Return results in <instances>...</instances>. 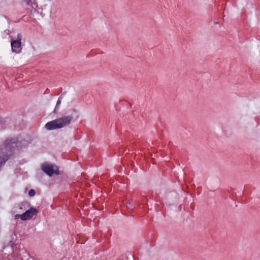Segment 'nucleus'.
<instances>
[{"label": "nucleus", "instance_id": "7ed1b4c3", "mask_svg": "<svg viewBox=\"0 0 260 260\" xmlns=\"http://www.w3.org/2000/svg\"><path fill=\"white\" fill-rule=\"evenodd\" d=\"M42 169L49 176H52L53 174H59L57 167L52 164L44 163L42 165Z\"/></svg>", "mask_w": 260, "mask_h": 260}, {"label": "nucleus", "instance_id": "423d86ee", "mask_svg": "<svg viewBox=\"0 0 260 260\" xmlns=\"http://www.w3.org/2000/svg\"><path fill=\"white\" fill-rule=\"evenodd\" d=\"M26 5L30 6L32 9H36L38 7V4L36 0H25Z\"/></svg>", "mask_w": 260, "mask_h": 260}, {"label": "nucleus", "instance_id": "6e6552de", "mask_svg": "<svg viewBox=\"0 0 260 260\" xmlns=\"http://www.w3.org/2000/svg\"><path fill=\"white\" fill-rule=\"evenodd\" d=\"M62 100V96H60L58 99V100L56 102V105H57V106L60 105L61 103Z\"/></svg>", "mask_w": 260, "mask_h": 260}, {"label": "nucleus", "instance_id": "9d476101", "mask_svg": "<svg viewBox=\"0 0 260 260\" xmlns=\"http://www.w3.org/2000/svg\"><path fill=\"white\" fill-rule=\"evenodd\" d=\"M19 218H21V219L23 220L22 214H16L15 215V219H18Z\"/></svg>", "mask_w": 260, "mask_h": 260}, {"label": "nucleus", "instance_id": "f3484780", "mask_svg": "<svg viewBox=\"0 0 260 260\" xmlns=\"http://www.w3.org/2000/svg\"><path fill=\"white\" fill-rule=\"evenodd\" d=\"M48 90V89H47L46 90H45V92H48V90Z\"/></svg>", "mask_w": 260, "mask_h": 260}, {"label": "nucleus", "instance_id": "dca6fc26", "mask_svg": "<svg viewBox=\"0 0 260 260\" xmlns=\"http://www.w3.org/2000/svg\"><path fill=\"white\" fill-rule=\"evenodd\" d=\"M48 90V89H47L46 90H45V92H48V90Z\"/></svg>", "mask_w": 260, "mask_h": 260}, {"label": "nucleus", "instance_id": "0eeeda50", "mask_svg": "<svg viewBox=\"0 0 260 260\" xmlns=\"http://www.w3.org/2000/svg\"><path fill=\"white\" fill-rule=\"evenodd\" d=\"M36 192L34 189H30L28 192V195L29 197H32L35 195Z\"/></svg>", "mask_w": 260, "mask_h": 260}, {"label": "nucleus", "instance_id": "9b49d317", "mask_svg": "<svg viewBox=\"0 0 260 260\" xmlns=\"http://www.w3.org/2000/svg\"><path fill=\"white\" fill-rule=\"evenodd\" d=\"M60 105L57 106V105H56L55 107L54 108V110L53 111V113L56 114L57 113L58 111L59 110Z\"/></svg>", "mask_w": 260, "mask_h": 260}, {"label": "nucleus", "instance_id": "4468645a", "mask_svg": "<svg viewBox=\"0 0 260 260\" xmlns=\"http://www.w3.org/2000/svg\"><path fill=\"white\" fill-rule=\"evenodd\" d=\"M27 260H34L33 258H27Z\"/></svg>", "mask_w": 260, "mask_h": 260}, {"label": "nucleus", "instance_id": "39448f33", "mask_svg": "<svg viewBox=\"0 0 260 260\" xmlns=\"http://www.w3.org/2000/svg\"><path fill=\"white\" fill-rule=\"evenodd\" d=\"M21 42L13 40L11 42L12 51L14 52L18 53L21 51Z\"/></svg>", "mask_w": 260, "mask_h": 260}, {"label": "nucleus", "instance_id": "ddd939ff", "mask_svg": "<svg viewBox=\"0 0 260 260\" xmlns=\"http://www.w3.org/2000/svg\"><path fill=\"white\" fill-rule=\"evenodd\" d=\"M66 92H63L61 95L60 96H62V98H63L64 95L66 94Z\"/></svg>", "mask_w": 260, "mask_h": 260}, {"label": "nucleus", "instance_id": "2eb2a0df", "mask_svg": "<svg viewBox=\"0 0 260 260\" xmlns=\"http://www.w3.org/2000/svg\"><path fill=\"white\" fill-rule=\"evenodd\" d=\"M25 254L27 255H28V253H27V252H25Z\"/></svg>", "mask_w": 260, "mask_h": 260}, {"label": "nucleus", "instance_id": "1a4fd4ad", "mask_svg": "<svg viewBox=\"0 0 260 260\" xmlns=\"http://www.w3.org/2000/svg\"><path fill=\"white\" fill-rule=\"evenodd\" d=\"M21 39H22V36L20 34H18L17 35V39L15 40V41H17L19 42H21Z\"/></svg>", "mask_w": 260, "mask_h": 260}, {"label": "nucleus", "instance_id": "f257e3e1", "mask_svg": "<svg viewBox=\"0 0 260 260\" xmlns=\"http://www.w3.org/2000/svg\"><path fill=\"white\" fill-rule=\"evenodd\" d=\"M19 145L16 138H8L5 143L0 145V168L8 160L12 152Z\"/></svg>", "mask_w": 260, "mask_h": 260}, {"label": "nucleus", "instance_id": "20e7f679", "mask_svg": "<svg viewBox=\"0 0 260 260\" xmlns=\"http://www.w3.org/2000/svg\"><path fill=\"white\" fill-rule=\"evenodd\" d=\"M38 210L33 207H31L22 214L23 220L30 219L33 216L38 214Z\"/></svg>", "mask_w": 260, "mask_h": 260}, {"label": "nucleus", "instance_id": "f8f14e48", "mask_svg": "<svg viewBox=\"0 0 260 260\" xmlns=\"http://www.w3.org/2000/svg\"><path fill=\"white\" fill-rule=\"evenodd\" d=\"M72 111L76 113H78V111L76 109H73Z\"/></svg>", "mask_w": 260, "mask_h": 260}, {"label": "nucleus", "instance_id": "f03ea898", "mask_svg": "<svg viewBox=\"0 0 260 260\" xmlns=\"http://www.w3.org/2000/svg\"><path fill=\"white\" fill-rule=\"evenodd\" d=\"M73 119L72 115L63 116L54 120L47 122L45 127L48 131L61 128L68 126Z\"/></svg>", "mask_w": 260, "mask_h": 260}]
</instances>
